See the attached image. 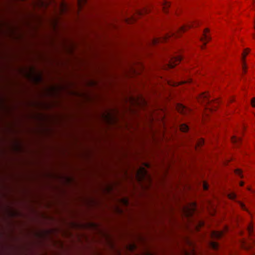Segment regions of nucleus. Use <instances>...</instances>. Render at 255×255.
Segmentation results:
<instances>
[{
	"label": "nucleus",
	"instance_id": "39448f33",
	"mask_svg": "<svg viewBox=\"0 0 255 255\" xmlns=\"http://www.w3.org/2000/svg\"><path fill=\"white\" fill-rule=\"evenodd\" d=\"M170 5V4L169 2H168L165 0H163L162 1V8L165 12H167L166 9L168 7H169Z\"/></svg>",
	"mask_w": 255,
	"mask_h": 255
},
{
	"label": "nucleus",
	"instance_id": "6e6552de",
	"mask_svg": "<svg viewBox=\"0 0 255 255\" xmlns=\"http://www.w3.org/2000/svg\"><path fill=\"white\" fill-rule=\"evenodd\" d=\"M180 128L183 132H187L189 130L188 126L184 124L180 125Z\"/></svg>",
	"mask_w": 255,
	"mask_h": 255
},
{
	"label": "nucleus",
	"instance_id": "7ed1b4c3",
	"mask_svg": "<svg viewBox=\"0 0 255 255\" xmlns=\"http://www.w3.org/2000/svg\"><path fill=\"white\" fill-rule=\"evenodd\" d=\"M178 111L182 114H187L190 112V109L182 104H178L177 106Z\"/></svg>",
	"mask_w": 255,
	"mask_h": 255
},
{
	"label": "nucleus",
	"instance_id": "4be33fe9",
	"mask_svg": "<svg viewBox=\"0 0 255 255\" xmlns=\"http://www.w3.org/2000/svg\"><path fill=\"white\" fill-rule=\"evenodd\" d=\"M203 226V223H202V222H200V223H199V226L201 227V226Z\"/></svg>",
	"mask_w": 255,
	"mask_h": 255
},
{
	"label": "nucleus",
	"instance_id": "aec40b11",
	"mask_svg": "<svg viewBox=\"0 0 255 255\" xmlns=\"http://www.w3.org/2000/svg\"><path fill=\"white\" fill-rule=\"evenodd\" d=\"M243 69L245 72H246V67L245 64L244 63L243 65Z\"/></svg>",
	"mask_w": 255,
	"mask_h": 255
},
{
	"label": "nucleus",
	"instance_id": "a211bd4d",
	"mask_svg": "<svg viewBox=\"0 0 255 255\" xmlns=\"http://www.w3.org/2000/svg\"><path fill=\"white\" fill-rule=\"evenodd\" d=\"M240 206L243 210H246V207L244 204L242 203H240Z\"/></svg>",
	"mask_w": 255,
	"mask_h": 255
},
{
	"label": "nucleus",
	"instance_id": "f257e3e1",
	"mask_svg": "<svg viewBox=\"0 0 255 255\" xmlns=\"http://www.w3.org/2000/svg\"><path fill=\"white\" fill-rule=\"evenodd\" d=\"M198 23L197 22H191L189 24H188L186 25H184L182 26H181L180 28L176 30L175 32H172L170 34H168L166 35L164 38H163L162 39H154L153 40L154 44H156L158 42H162L164 41H166L167 40V39L169 38L171 36H178L181 33L184 32L185 30H186L188 28H191L192 27H194L195 25H198Z\"/></svg>",
	"mask_w": 255,
	"mask_h": 255
},
{
	"label": "nucleus",
	"instance_id": "f3484780",
	"mask_svg": "<svg viewBox=\"0 0 255 255\" xmlns=\"http://www.w3.org/2000/svg\"><path fill=\"white\" fill-rule=\"evenodd\" d=\"M203 187H204V189L206 190L208 189V185L207 184L204 183V184H203Z\"/></svg>",
	"mask_w": 255,
	"mask_h": 255
},
{
	"label": "nucleus",
	"instance_id": "4468645a",
	"mask_svg": "<svg viewBox=\"0 0 255 255\" xmlns=\"http://www.w3.org/2000/svg\"><path fill=\"white\" fill-rule=\"evenodd\" d=\"M250 51V49H246L245 50V51H244L243 53V60H244V58H245V57L246 56V55H247L248 53Z\"/></svg>",
	"mask_w": 255,
	"mask_h": 255
},
{
	"label": "nucleus",
	"instance_id": "412c9836",
	"mask_svg": "<svg viewBox=\"0 0 255 255\" xmlns=\"http://www.w3.org/2000/svg\"><path fill=\"white\" fill-rule=\"evenodd\" d=\"M202 100V99L201 100H200V99H199L200 102H201V101ZM203 100H204V101H203V103H205H205H210V102H207V101H206V100H204L203 99Z\"/></svg>",
	"mask_w": 255,
	"mask_h": 255
},
{
	"label": "nucleus",
	"instance_id": "b1692460",
	"mask_svg": "<svg viewBox=\"0 0 255 255\" xmlns=\"http://www.w3.org/2000/svg\"><path fill=\"white\" fill-rule=\"evenodd\" d=\"M243 185H244V183L243 182H241L240 185L241 186H243Z\"/></svg>",
	"mask_w": 255,
	"mask_h": 255
},
{
	"label": "nucleus",
	"instance_id": "1a4fd4ad",
	"mask_svg": "<svg viewBox=\"0 0 255 255\" xmlns=\"http://www.w3.org/2000/svg\"><path fill=\"white\" fill-rule=\"evenodd\" d=\"M241 141V138L237 136H233L232 137V141L234 143L238 144Z\"/></svg>",
	"mask_w": 255,
	"mask_h": 255
},
{
	"label": "nucleus",
	"instance_id": "2eb2a0df",
	"mask_svg": "<svg viewBox=\"0 0 255 255\" xmlns=\"http://www.w3.org/2000/svg\"><path fill=\"white\" fill-rule=\"evenodd\" d=\"M204 143V140L203 139H200L199 141H198V146H201L202 145H203Z\"/></svg>",
	"mask_w": 255,
	"mask_h": 255
},
{
	"label": "nucleus",
	"instance_id": "ddd939ff",
	"mask_svg": "<svg viewBox=\"0 0 255 255\" xmlns=\"http://www.w3.org/2000/svg\"><path fill=\"white\" fill-rule=\"evenodd\" d=\"M235 173L240 176V177H243V175H242V171L239 169H237L235 170Z\"/></svg>",
	"mask_w": 255,
	"mask_h": 255
},
{
	"label": "nucleus",
	"instance_id": "393cba45",
	"mask_svg": "<svg viewBox=\"0 0 255 255\" xmlns=\"http://www.w3.org/2000/svg\"><path fill=\"white\" fill-rule=\"evenodd\" d=\"M254 38L255 39V35H254Z\"/></svg>",
	"mask_w": 255,
	"mask_h": 255
},
{
	"label": "nucleus",
	"instance_id": "6ab92c4d",
	"mask_svg": "<svg viewBox=\"0 0 255 255\" xmlns=\"http://www.w3.org/2000/svg\"><path fill=\"white\" fill-rule=\"evenodd\" d=\"M87 0H78V3L79 4H80L82 2H86Z\"/></svg>",
	"mask_w": 255,
	"mask_h": 255
},
{
	"label": "nucleus",
	"instance_id": "f8f14e48",
	"mask_svg": "<svg viewBox=\"0 0 255 255\" xmlns=\"http://www.w3.org/2000/svg\"><path fill=\"white\" fill-rule=\"evenodd\" d=\"M248 232L250 235H251L253 232V227L251 225H250L248 228Z\"/></svg>",
	"mask_w": 255,
	"mask_h": 255
},
{
	"label": "nucleus",
	"instance_id": "f03ea898",
	"mask_svg": "<svg viewBox=\"0 0 255 255\" xmlns=\"http://www.w3.org/2000/svg\"><path fill=\"white\" fill-rule=\"evenodd\" d=\"M182 59V57L180 55H176L172 57L169 62L167 66L169 68H174L177 64H178Z\"/></svg>",
	"mask_w": 255,
	"mask_h": 255
},
{
	"label": "nucleus",
	"instance_id": "dca6fc26",
	"mask_svg": "<svg viewBox=\"0 0 255 255\" xmlns=\"http://www.w3.org/2000/svg\"><path fill=\"white\" fill-rule=\"evenodd\" d=\"M251 104L253 107H255V98L252 99Z\"/></svg>",
	"mask_w": 255,
	"mask_h": 255
},
{
	"label": "nucleus",
	"instance_id": "9b49d317",
	"mask_svg": "<svg viewBox=\"0 0 255 255\" xmlns=\"http://www.w3.org/2000/svg\"><path fill=\"white\" fill-rule=\"evenodd\" d=\"M211 247L214 250H217L218 248V245L217 243L215 242H212L211 243Z\"/></svg>",
	"mask_w": 255,
	"mask_h": 255
},
{
	"label": "nucleus",
	"instance_id": "423d86ee",
	"mask_svg": "<svg viewBox=\"0 0 255 255\" xmlns=\"http://www.w3.org/2000/svg\"><path fill=\"white\" fill-rule=\"evenodd\" d=\"M223 236V233L222 232L214 231L212 233V236L216 239L221 238Z\"/></svg>",
	"mask_w": 255,
	"mask_h": 255
},
{
	"label": "nucleus",
	"instance_id": "9d476101",
	"mask_svg": "<svg viewBox=\"0 0 255 255\" xmlns=\"http://www.w3.org/2000/svg\"><path fill=\"white\" fill-rule=\"evenodd\" d=\"M228 197L232 200H234L236 198V195L234 193H231L228 195Z\"/></svg>",
	"mask_w": 255,
	"mask_h": 255
},
{
	"label": "nucleus",
	"instance_id": "5701e85b",
	"mask_svg": "<svg viewBox=\"0 0 255 255\" xmlns=\"http://www.w3.org/2000/svg\"><path fill=\"white\" fill-rule=\"evenodd\" d=\"M253 4L254 6H255V0H253Z\"/></svg>",
	"mask_w": 255,
	"mask_h": 255
},
{
	"label": "nucleus",
	"instance_id": "0eeeda50",
	"mask_svg": "<svg viewBox=\"0 0 255 255\" xmlns=\"http://www.w3.org/2000/svg\"><path fill=\"white\" fill-rule=\"evenodd\" d=\"M209 94L208 93H203L201 97H200V100L202 99H203L204 100L207 101V102H210V100L209 99Z\"/></svg>",
	"mask_w": 255,
	"mask_h": 255
},
{
	"label": "nucleus",
	"instance_id": "20e7f679",
	"mask_svg": "<svg viewBox=\"0 0 255 255\" xmlns=\"http://www.w3.org/2000/svg\"><path fill=\"white\" fill-rule=\"evenodd\" d=\"M208 31L209 29L208 28H206L204 30L203 37L201 39V40L203 41L204 45H205L206 42L210 40V37L207 34Z\"/></svg>",
	"mask_w": 255,
	"mask_h": 255
}]
</instances>
